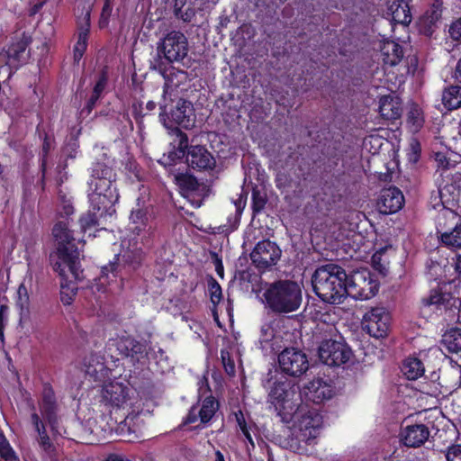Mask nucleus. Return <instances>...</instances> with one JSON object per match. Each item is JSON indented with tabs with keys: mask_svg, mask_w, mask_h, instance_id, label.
<instances>
[{
	"mask_svg": "<svg viewBox=\"0 0 461 461\" xmlns=\"http://www.w3.org/2000/svg\"><path fill=\"white\" fill-rule=\"evenodd\" d=\"M221 364L223 366L224 371L229 375H235V363L231 357L230 353L225 348L221 349Z\"/></svg>",
	"mask_w": 461,
	"mask_h": 461,
	"instance_id": "8fccbe9b",
	"label": "nucleus"
},
{
	"mask_svg": "<svg viewBox=\"0 0 461 461\" xmlns=\"http://www.w3.org/2000/svg\"><path fill=\"white\" fill-rule=\"evenodd\" d=\"M238 225L239 223L236 219L232 221L231 218H228V222L226 224H221L216 227V231L214 233L223 234L227 236L232 231H234L238 228Z\"/></svg>",
	"mask_w": 461,
	"mask_h": 461,
	"instance_id": "4d7b16f0",
	"label": "nucleus"
},
{
	"mask_svg": "<svg viewBox=\"0 0 461 461\" xmlns=\"http://www.w3.org/2000/svg\"><path fill=\"white\" fill-rule=\"evenodd\" d=\"M385 14L393 24L408 26L411 22L409 5L403 0H396L388 4Z\"/></svg>",
	"mask_w": 461,
	"mask_h": 461,
	"instance_id": "bb28decb",
	"label": "nucleus"
},
{
	"mask_svg": "<svg viewBox=\"0 0 461 461\" xmlns=\"http://www.w3.org/2000/svg\"><path fill=\"white\" fill-rule=\"evenodd\" d=\"M438 195L440 203L443 206L442 211L455 210L454 208L457 205L458 203V192H456L455 185H446L443 187H439Z\"/></svg>",
	"mask_w": 461,
	"mask_h": 461,
	"instance_id": "58836bf2",
	"label": "nucleus"
},
{
	"mask_svg": "<svg viewBox=\"0 0 461 461\" xmlns=\"http://www.w3.org/2000/svg\"><path fill=\"white\" fill-rule=\"evenodd\" d=\"M290 388V382L285 378V380H276L269 392V402L280 420L286 424L293 421L296 413V403L289 398Z\"/></svg>",
	"mask_w": 461,
	"mask_h": 461,
	"instance_id": "423d86ee",
	"label": "nucleus"
},
{
	"mask_svg": "<svg viewBox=\"0 0 461 461\" xmlns=\"http://www.w3.org/2000/svg\"><path fill=\"white\" fill-rule=\"evenodd\" d=\"M195 16V10L191 5H188L183 12L179 14L177 19L182 20L185 23H190L194 17Z\"/></svg>",
	"mask_w": 461,
	"mask_h": 461,
	"instance_id": "774afa93",
	"label": "nucleus"
},
{
	"mask_svg": "<svg viewBox=\"0 0 461 461\" xmlns=\"http://www.w3.org/2000/svg\"><path fill=\"white\" fill-rule=\"evenodd\" d=\"M130 348L129 357L139 360V357L143 353V346L133 339V343Z\"/></svg>",
	"mask_w": 461,
	"mask_h": 461,
	"instance_id": "0e129e2a",
	"label": "nucleus"
},
{
	"mask_svg": "<svg viewBox=\"0 0 461 461\" xmlns=\"http://www.w3.org/2000/svg\"><path fill=\"white\" fill-rule=\"evenodd\" d=\"M299 427L300 430L317 429L321 427L323 418L321 414L315 409H307L304 407H298L296 405V413L293 420Z\"/></svg>",
	"mask_w": 461,
	"mask_h": 461,
	"instance_id": "a878e982",
	"label": "nucleus"
},
{
	"mask_svg": "<svg viewBox=\"0 0 461 461\" xmlns=\"http://www.w3.org/2000/svg\"><path fill=\"white\" fill-rule=\"evenodd\" d=\"M131 390L122 382L112 381L102 386L100 393V407L103 412H107L111 421L116 425V430L121 433H135L131 423L133 417H130L126 409L131 400Z\"/></svg>",
	"mask_w": 461,
	"mask_h": 461,
	"instance_id": "7ed1b4c3",
	"label": "nucleus"
},
{
	"mask_svg": "<svg viewBox=\"0 0 461 461\" xmlns=\"http://www.w3.org/2000/svg\"><path fill=\"white\" fill-rule=\"evenodd\" d=\"M176 135L177 145L173 147V149L168 151L167 155L164 154L163 157L158 160V162L164 167H170L176 166L184 158H186L188 150V136L185 132L181 131L178 127L172 130Z\"/></svg>",
	"mask_w": 461,
	"mask_h": 461,
	"instance_id": "6ab92c4d",
	"label": "nucleus"
},
{
	"mask_svg": "<svg viewBox=\"0 0 461 461\" xmlns=\"http://www.w3.org/2000/svg\"><path fill=\"white\" fill-rule=\"evenodd\" d=\"M31 422L38 434V443L41 448L46 453L54 451L55 447L47 433L46 426L37 412L34 411L31 414Z\"/></svg>",
	"mask_w": 461,
	"mask_h": 461,
	"instance_id": "7c9ffc66",
	"label": "nucleus"
},
{
	"mask_svg": "<svg viewBox=\"0 0 461 461\" xmlns=\"http://www.w3.org/2000/svg\"><path fill=\"white\" fill-rule=\"evenodd\" d=\"M113 0H104V5L100 14L99 18V27L104 28L108 25L110 17L113 12Z\"/></svg>",
	"mask_w": 461,
	"mask_h": 461,
	"instance_id": "864d4df0",
	"label": "nucleus"
},
{
	"mask_svg": "<svg viewBox=\"0 0 461 461\" xmlns=\"http://www.w3.org/2000/svg\"><path fill=\"white\" fill-rule=\"evenodd\" d=\"M267 203V193L263 189L258 188V185H255L251 192V210L254 217L264 211Z\"/></svg>",
	"mask_w": 461,
	"mask_h": 461,
	"instance_id": "a19ab883",
	"label": "nucleus"
},
{
	"mask_svg": "<svg viewBox=\"0 0 461 461\" xmlns=\"http://www.w3.org/2000/svg\"><path fill=\"white\" fill-rule=\"evenodd\" d=\"M90 28V13L87 12L83 20L78 22L77 25V40L73 48V58L77 63L81 60L87 50Z\"/></svg>",
	"mask_w": 461,
	"mask_h": 461,
	"instance_id": "b1692460",
	"label": "nucleus"
},
{
	"mask_svg": "<svg viewBox=\"0 0 461 461\" xmlns=\"http://www.w3.org/2000/svg\"><path fill=\"white\" fill-rule=\"evenodd\" d=\"M130 226L133 234L140 236L144 232H153L150 217L147 208L132 209L130 214Z\"/></svg>",
	"mask_w": 461,
	"mask_h": 461,
	"instance_id": "c85d7f7f",
	"label": "nucleus"
},
{
	"mask_svg": "<svg viewBox=\"0 0 461 461\" xmlns=\"http://www.w3.org/2000/svg\"><path fill=\"white\" fill-rule=\"evenodd\" d=\"M442 104L450 111L461 107V86L451 85L446 87L442 93Z\"/></svg>",
	"mask_w": 461,
	"mask_h": 461,
	"instance_id": "e433bc0d",
	"label": "nucleus"
},
{
	"mask_svg": "<svg viewBox=\"0 0 461 461\" xmlns=\"http://www.w3.org/2000/svg\"><path fill=\"white\" fill-rule=\"evenodd\" d=\"M86 375L92 378L95 382H104L111 374L104 361V357L95 353H91L84 360Z\"/></svg>",
	"mask_w": 461,
	"mask_h": 461,
	"instance_id": "393cba45",
	"label": "nucleus"
},
{
	"mask_svg": "<svg viewBox=\"0 0 461 461\" xmlns=\"http://www.w3.org/2000/svg\"><path fill=\"white\" fill-rule=\"evenodd\" d=\"M263 297L266 305L276 313L296 311L303 300L302 290H265Z\"/></svg>",
	"mask_w": 461,
	"mask_h": 461,
	"instance_id": "0eeeda50",
	"label": "nucleus"
},
{
	"mask_svg": "<svg viewBox=\"0 0 461 461\" xmlns=\"http://www.w3.org/2000/svg\"><path fill=\"white\" fill-rule=\"evenodd\" d=\"M379 290H357V293L351 294L349 290H328L321 293V290H312L322 302L330 304H341L348 297L354 300H367L375 297Z\"/></svg>",
	"mask_w": 461,
	"mask_h": 461,
	"instance_id": "dca6fc26",
	"label": "nucleus"
},
{
	"mask_svg": "<svg viewBox=\"0 0 461 461\" xmlns=\"http://www.w3.org/2000/svg\"><path fill=\"white\" fill-rule=\"evenodd\" d=\"M430 435L429 429L423 423H415L402 427L400 440L407 447L417 448L423 446Z\"/></svg>",
	"mask_w": 461,
	"mask_h": 461,
	"instance_id": "f3484780",
	"label": "nucleus"
},
{
	"mask_svg": "<svg viewBox=\"0 0 461 461\" xmlns=\"http://www.w3.org/2000/svg\"><path fill=\"white\" fill-rule=\"evenodd\" d=\"M453 294L443 290H431V294L422 299L425 306H433L435 310L447 309L450 305Z\"/></svg>",
	"mask_w": 461,
	"mask_h": 461,
	"instance_id": "f704fd0d",
	"label": "nucleus"
},
{
	"mask_svg": "<svg viewBox=\"0 0 461 461\" xmlns=\"http://www.w3.org/2000/svg\"><path fill=\"white\" fill-rule=\"evenodd\" d=\"M175 253L171 245L167 242L164 243L156 250V263L163 267L171 266L174 262Z\"/></svg>",
	"mask_w": 461,
	"mask_h": 461,
	"instance_id": "37998d69",
	"label": "nucleus"
},
{
	"mask_svg": "<svg viewBox=\"0 0 461 461\" xmlns=\"http://www.w3.org/2000/svg\"><path fill=\"white\" fill-rule=\"evenodd\" d=\"M425 276L430 285L432 282L436 283L435 288H440L442 285H450L452 283L445 276L444 267L436 261L431 260L427 264V271Z\"/></svg>",
	"mask_w": 461,
	"mask_h": 461,
	"instance_id": "72a5a7b5",
	"label": "nucleus"
},
{
	"mask_svg": "<svg viewBox=\"0 0 461 461\" xmlns=\"http://www.w3.org/2000/svg\"><path fill=\"white\" fill-rule=\"evenodd\" d=\"M402 113V101L391 95H382L379 99V113L386 121H395L401 118Z\"/></svg>",
	"mask_w": 461,
	"mask_h": 461,
	"instance_id": "cd10ccee",
	"label": "nucleus"
},
{
	"mask_svg": "<svg viewBox=\"0 0 461 461\" xmlns=\"http://www.w3.org/2000/svg\"><path fill=\"white\" fill-rule=\"evenodd\" d=\"M77 290H60V300L65 305H70L76 295Z\"/></svg>",
	"mask_w": 461,
	"mask_h": 461,
	"instance_id": "69168bd1",
	"label": "nucleus"
},
{
	"mask_svg": "<svg viewBox=\"0 0 461 461\" xmlns=\"http://www.w3.org/2000/svg\"><path fill=\"white\" fill-rule=\"evenodd\" d=\"M96 207L93 206L90 203L89 210L83 213L78 221L81 227V230L86 232L87 230H90L93 227H95L99 224V219L107 214L112 215L113 212H115V210L113 207H110L104 203V208H100V210L95 209Z\"/></svg>",
	"mask_w": 461,
	"mask_h": 461,
	"instance_id": "c756f323",
	"label": "nucleus"
},
{
	"mask_svg": "<svg viewBox=\"0 0 461 461\" xmlns=\"http://www.w3.org/2000/svg\"><path fill=\"white\" fill-rule=\"evenodd\" d=\"M133 343V338L131 337H122L116 339L115 347L119 351V355L122 357H129L130 347Z\"/></svg>",
	"mask_w": 461,
	"mask_h": 461,
	"instance_id": "603ef678",
	"label": "nucleus"
},
{
	"mask_svg": "<svg viewBox=\"0 0 461 461\" xmlns=\"http://www.w3.org/2000/svg\"><path fill=\"white\" fill-rule=\"evenodd\" d=\"M435 160L438 164V168H442L443 170L449 168L450 162L446 154L442 152H437L435 154Z\"/></svg>",
	"mask_w": 461,
	"mask_h": 461,
	"instance_id": "338daca9",
	"label": "nucleus"
},
{
	"mask_svg": "<svg viewBox=\"0 0 461 461\" xmlns=\"http://www.w3.org/2000/svg\"><path fill=\"white\" fill-rule=\"evenodd\" d=\"M385 250H386L385 247L381 248L380 249L376 250L371 258V263H372L373 267L383 275H385V272H386V268H385L384 263L382 262V257H383L384 253L385 252Z\"/></svg>",
	"mask_w": 461,
	"mask_h": 461,
	"instance_id": "5fc2aeb1",
	"label": "nucleus"
},
{
	"mask_svg": "<svg viewBox=\"0 0 461 461\" xmlns=\"http://www.w3.org/2000/svg\"><path fill=\"white\" fill-rule=\"evenodd\" d=\"M39 408L42 418L50 425L51 431L59 434L58 430L59 403L54 388L49 382L42 384Z\"/></svg>",
	"mask_w": 461,
	"mask_h": 461,
	"instance_id": "9b49d317",
	"label": "nucleus"
},
{
	"mask_svg": "<svg viewBox=\"0 0 461 461\" xmlns=\"http://www.w3.org/2000/svg\"><path fill=\"white\" fill-rule=\"evenodd\" d=\"M420 143L417 140H413L410 144L409 160L416 163L420 157Z\"/></svg>",
	"mask_w": 461,
	"mask_h": 461,
	"instance_id": "680f3d73",
	"label": "nucleus"
},
{
	"mask_svg": "<svg viewBox=\"0 0 461 461\" xmlns=\"http://www.w3.org/2000/svg\"><path fill=\"white\" fill-rule=\"evenodd\" d=\"M189 45L186 36L180 31H169L158 43V52L169 63L180 62L188 54Z\"/></svg>",
	"mask_w": 461,
	"mask_h": 461,
	"instance_id": "6e6552de",
	"label": "nucleus"
},
{
	"mask_svg": "<svg viewBox=\"0 0 461 461\" xmlns=\"http://www.w3.org/2000/svg\"><path fill=\"white\" fill-rule=\"evenodd\" d=\"M98 100H99V98L91 95V96L87 100L85 107L80 111V116L87 117L88 115H90V113H92V111L95 108Z\"/></svg>",
	"mask_w": 461,
	"mask_h": 461,
	"instance_id": "e2e57ef3",
	"label": "nucleus"
},
{
	"mask_svg": "<svg viewBox=\"0 0 461 461\" xmlns=\"http://www.w3.org/2000/svg\"><path fill=\"white\" fill-rule=\"evenodd\" d=\"M210 257H211L212 262L214 265L217 276L220 278L223 279V277H224V267H223L221 257L217 252H215V251H211L210 252Z\"/></svg>",
	"mask_w": 461,
	"mask_h": 461,
	"instance_id": "bf43d9fd",
	"label": "nucleus"
},
{
	"mask_svg": "<svg viewBox=\"0 0 461 461\" xmlns=\"http://www.w3.org/2000/svg\"><path fill=\"white\" fill-rule=\"evenodd\" d=\"M186 163L194 170L205 171L212 169L216 161L204 146L195 145L188 147Z\"/></svg>",
	"mask_w": 461,
	"mask_h": 461,
	"instance_id": "412c9836",
	"label": "nucleus"
},
{
	"mask_svg": "<svg viewBox=\"0 0 461 461\" xmlns=\"http://www.w3.org/2000/svg\"><path fill=\"white\" fill-rule=\"evenodd\" d=\"M447 461H461V444H452L447 447Z\"/></svg>",
	"mask_w": 461,
	"mask_h": 461,
	"instance_id": "6e6d98bb",
	"label": "nucleus"
},
{
	"mask_svg": "<svg viewBox=\"0 0 461 461\" xmlns=\"http://www.w3.org/2000/svg\"><path fill=\"white\" fill-rule=\"evenodd\" d=\"M443 0H432L429 8L424 14V20L429 25H434L442 16Z\"/></svg>",
	"mask_w": 461,
	"mask_h": 461,
	"instance_id": "c03bdc74",
	"label": "nucleus"
},
{
	"mask_svg": "<svg viewBox=\"0 0 461 461\" xmlns=\"http://www.w3.org/2000/svg\"><path fill=\"white\" fill-rule=\"evenodd\" d=\"M303 393L308 401L319 404L332 397L333 389L330 384L322 378L318 377L312 379L303 386Z\"/></svg>",
	"mask_w": 461,
	"mask_h": 461,
	"instance_id": "4be33fe9",
	"label": "nucleus"
},
{
	"mask_svg": "<svg viewBox=\"0 0 461 461\" xmlns=\"http://www.w3.org/2000/svg\"><path fill=\"white\" fill-rule=\"evenodd\" d=\"M281 257V249L273 241L264 240L256 245L250 253L252 263L258 270H266L276 265Z\"/></svg>",
	"mask_w": 461,
	"mask_h": 461,
	"instance_id": "ddd939ff",
	"label": "nucleus"
},
{
	"mask_svg": "<svg viewBox=\"0 0 461 461\" xmlns=\"http://www.w3.org/2000/svg\"><path fill=\"white\" fill-rule=\"evenodd\" d=\"M320 360L329 366H340L352 356V350L344 341L323 340L318 349Z\"/></svg>",
	"mask_w": 461,
	"mask_h": 461,
	"instance_id": "1a4fd4ad",
	"label": "nucleus"
},
{
	"mask_svg": "<svg viewBox=\"0 0 461 461\" xmlns=\"http://www.w3.org/2000/svg\"><path fill=\"white\" fill-rule=\"evenodd\" d=\"M278 365L283 373L299 377L309 369L307 355L297 348H285L278 355Z\"/></svg>",
	"mask_w": 461,
	"mask_h": 461,
	"instance_id": "9d476101",
	"label": "nucleus"
},
{
	"mask_svg": "<svg viewBox=\"0 0 461 461\" xmlns=\"http://www.w3.org/2000/svg\"><path fill=\"white\" fill-rule=\"evenodd\" d=\"M0 456L5 461H19L14 450L0 429Z\"/></svg>",
	"mask_w": 461,
	"mask_h": 461,
	"instance_id": "49530a36",
	"label": "nucleus"
},
{
	"mask_svg": "<svg viewBox=\"0 0 461 461\" xmlns=\"http://www.w3.org/2000/svg\"><path fill=\"white\" fill-rule=\"evenodd\" d=\"M211 291V303L212 304L211 310H216L218 312L222 313L225 312L229 317H232L233 304L230 296L225 300L222 294V290H210Z\"/></svg>",
	"mask_w": 461,
	"mask_h": 461,
	"instance_id": "4c0bfd02",
	"label": "nucleus"
},
{
	"mask_svg": "<svg viewBox=\"0 0 461 461\" xmlns=\"http://www.w3.org/2000/svg\"><path fill=\"white\" fill-rule=\"evenodd\" d=\"M175 179L176 185L186 192H195L200 187L197 178L188 173H179L176 175Z\"/></svg>",
	"mask_w": 461,
	"mask_h": 461,
	"instance_id": "79ce46f5",
	"label": "nucleus"
},
{
	"mask_svg": "<svg viewBox=\"0 0 461 461\" xmlns=\"http://www.w3.org/2000/svg\"><path fill=\"white\" fill-rule=\"evenodd\" d=\"M448 33L453 41L461 42V17L452 22Z\"/></svg>",
	"mask_w": 461,
	"mask_h": 461,
	"instance_id": "13d9d810",
	"label": "nucleus"
},
{
	"mask_svg": "<svg viewBox=\"0 0 461 461\" xmlns=\"http://www.w3.org/2000/svg\"><path fill=\"white\" fill-rule=\"evenodd\" d=\"M52 234L57 241V249L55 254L50 256V260L53 270L59 275V288H69L85 277L79 249L67 222L58 221L52 229Z\"/></svg>",
	"mask_w": 461,
	"mask_h": 461,
	"instance_id": "f257e3e1",
	"label": "nucleus"
},
{
	"mask_svg": "<svg viewBox=\"0 0 461 461\" xmlns=\"http://www.w3.org/2000/svg\"><path fill=\"white\" fill-rule=\"evenodd\" d=\"M442 344L451 353L461 351V329L453 328L446 331L442 338Z\"/></svg>",
	"mask_w": 461,
	"mask_h": 461,
	"instance_id": "ea45409f",
	"label": "nucleus"
},
{
	"mask_svg": "<svg viewBox=\"0 0 461 461\" xmlns=\"http://www.w3.org/2000/svg\"><path fill=\"white\" fill-rule=\"evenodd\" d=\"M378 288L375 274L367 267L353 271L349 276L344 268L336 264H327L318 267L312 276V288Z\"/></svg>",
	"mask_w": 461,
	"mask_h": 461,
	"instance_id": "f03ea898",
	"label": "nucleus"
},
{
	"mask_svg": "<svg viewBox=\"0 0 461 461\" xmlns=\"http://www.w3.org/2000/svg\"><path fill=\"white\" fill-rule=\"evenodd\" d=\"M390 321V313L383 307H375L365 313L361 325L369 336L382 339L388 335Z\"/></svg>",
	"mask_w": 461,
	"mask_h": 461,
	"instance_id": "f8f14e48",
	"label": "nucleus"
},
{
	"mask_svg": "<svg viewBox=\"0 0 461 461\" xmlns=\"http://www.w3.org/2000/svg\"><path fill=\"white\" fill-rule=\"evenodd\" d=\"M381 53L384 63L390 66L398 65L404 55L402 47L394 41L384 42L381 49Z\"/></svg>",
	"mask_w": 461,
	"mask_h": 461,
	"instance_id": "2f4dec72",
	"label": "nucleus"
},
{
	"mask_svg": "<svg viewBox=\"0 0 461 461\" xmlns=\"http://www.w3.org/2000/svg\"><path fill=\"white\" fill-rule=\"evenodd\" d=\"M189 112H191V110H189ZM167 118L169 119L166 111V105H160L159 119L163 122L164 125L167 127L166 124ZM170 122L185 129H189L194 124L193 120L191 119V113H187L185 101L178 102L176 106L171 110Z\"/></svg>",
	"mask_w": 461,
	"mask_h": 461,
	"instance_id": "5701e85b",
	"label": "nucleus"
},
{
	"mask_svg": "<svg viewBox=\"0 0 461 461\" xmlns=\"http://www.w3.org/2000/svg\"><path fill=\"white\" fill-rule=\"evenodd\" d=\"M407 122L415 131L422 128L424 123L423 113L418 105L411 107L407 114Z\"/></svg>",
	"mask_w": 461,
	"mask_h": 461,
	"instance_id": "a18cd8bd",
	"label": "nucleus"
},
{
	"mask_svg": "<svg viewBox=\"0 0 461 461\" xmlns=\"http://www.w3.org/2000/svg\"><path fill=\"white\" fill-rule=\"evenodd\" d=\"M404 204V196L402 191L395 186L381 190L377 200V208L383 214H393L400 211Z\"/></svg>",
	"mask_w": 461,
	"mask_h": 461,
	"instance_id": "a211bd4d",
	"label": "nucleus"
},
{
	"mask_svg": "<svg viewBox=\"0 0 461 461\" xmlns=\"http://www.w3.org/2000/svg\"><path fill=\"white\" fill-rule=\"evenodd\" d=\"M87 185L90 191L89 203L97 210L104 208V203L113 208L120 200L117 174L104 162L98 161L92 165Z\"/></svg>",
	"mask_w": 461,
	"mask_h": 461,
	"instance_id": "20e7f679",
	"label": "nucleus"
},
{
	"mask_svg": "<svg viewBox=\"0 0 461 461\" xmlns=\"http://www.w3.org/2000/svg\"><path fill=\"white\" fill-rule=\"evenodd\" d=\"M32 42L31 34L25 32L20 36L12 38L10 45L5 50L9 55L11 67L18 68L27 62L31 55L29 46Z\"/></svg>",
	"mask_w": 461,
	"mask_h": 461,
	"instance_id": "4468645a",
	"label": "nucleus"
},
{
	"mask_svg": "<svg viewBox=\"0 0 461 461\" xmlns=\"http://www.w3.org/2000/svg\"><path fill=\"white\" fill-rule=\"evenodd\" d=\"M131 115L134 118L139 128L143 127V119L147 113H143V103L141 101H134L131 106Z\"/></svg>",
	"mask_w": 461,
	"mask_h": 461,
	"instance_id": "3c124183",
	"label": "nucleus"
},
{
	"mask_svg": "<svg viewBox=\"0 0 461 461\" xmlns=\"http://www.w3.org/2000/svg\"><path fill=\"white\" fill-rule=\"evenodd\" d=\"M122 258L126 265L133 269H136L142 263L143 251L140 249L127 250L123 253Z\"/></svg>",
	"mask_w": 461,
	"mask_h": 461,
	"instance_id": "de8ad7c7",
	"label": "nucleus"
},
{
	"mask_svg": "<svg viewBox=\"0 0 461 461\" xmlns=\"http://www.w3.org/2000/svg\"><path fill=\"white\" fill-rule=\"evenodd\" d=\"M119 255H114L113 260L106 266L102 267L98 276L94 278L95 284L86 288H106L107 286H122V279L119 271Z\"/></svg>",
	"mask_w": 461,
	"mask_h": 461,
	"instance_id": "aec40b11",
	"label": "nucleus"
},
{
	"mask_svg": "<svg viewBox=\"0 0 461 461\" xmlns=\"http://www.w3.org/2000/svg\"><path fill=\"white\" fill-rule=\"evenodd\" d=\"M440 243L450 249L461 248V218L455 210L441 211L437 218Z\"/></svg>",
	"mask_w": 461,
	"mask_h": 461,
	"instance_id": "39448f33",
	"label": "nucleus"
},
{
	"mask_svg": "<svg viewBox=\"0 0 461 461\" xmlns=\"http://www.w3.org/2000/svg\"><path fill=\"white\" fill-rule=\"evenodd\" d=\"M401 371L408 380H417L424 375L425 367L420 359L409 357L403 360Z\"/></svg>",
	"mask_w": 461,
	"mask_h": 461,
	"instance_id": "473e14b6",
	"label": "nucleus"
},
{
	"mask_svg": "<svg viewBox=\"0 0 461 461\" xmlns=\"http://www.w3.org/2000/svg\"><path fill=\"white\" fill-rule=\"evenodd\" d=\"M193 292L194 290H179L178 294L169 299V305L175 313L182 315L185 321L199 309V301Z\"/></svg>",
	"mask_w": 461,
	"mask_h": 461,
	"instance_id": "2eb2a0df",
	"label": "nucleus"
},
{
	"mask_svg": "<svg viewBox=\"0 0 461 461\" xmlns=\"http://www.w3.org/2000/svg\"><path fill=\"white\" fill-rule=\"evenodd\" d=\"M220 408L219 401L210 394L206 396L201 406H198L199 409V420L201 423L206 424L212 420L215 413Z\"/></svg>",
	"mask_w": 461,
	"mask_h": 461,
	"instance_id": "c9c22d12",
	"label": "nucleus"
},
{
	"mask_svg": "<svg viewBox=\"0 0 461 461\" xmlns=\"http://www.w3.org/2000/svg\"><path fill=\"white\" fill-rule=\"evenodd\" d=\"M199 420L198 404H194L188 411L186 416L183 419L181 426L193 424Z\"/></svg>",
	"mask_w": 461,
	"mask_h": 461,
	"instance_id": "052dcab7",
	"label": "nucleus"
},
{
	"mask_svg": "<svg viewBox=\"0 0 461 461\" xmlns=\"http://www.w3.org/2000/svg\"><path fill=\"white\" fill-rule=\"evenodd\" d=\"M107 83H108L107 71L105 69H103L98 75L97 80L94 86L91 95H93L95 97L100 99L103 92L104 91V89L107 86Z\"/></svg>",
	"mask_w": 461,
	"mask_h": 461,
	"instance_id": "09e8293b",
	"label": "nucleus"
}]
</instances>
